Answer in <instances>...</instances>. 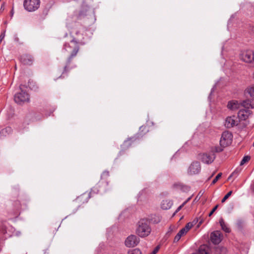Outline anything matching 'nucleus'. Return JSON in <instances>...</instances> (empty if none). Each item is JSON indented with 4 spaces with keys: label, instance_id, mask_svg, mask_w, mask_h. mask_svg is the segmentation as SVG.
Instances as JSON below:
<instances>
[{
    "label": "nucleus",
    "instance_id": "nucleus-1",
    "mask_svg": "<svg viewBox=\"0 0 254 254\" xmlns=\"http://www.w3.org/2000/svg\"><path fill=\"white\" fill-rule=\"evenodd\" d=\"M85 28L79 23H75L74 27L70 31L72 34H75V37L71 41L76 44L84 45L86 43L84 37Z\"/></svg>",
    "mask_w": 254,
    "mask_h": 254
},
{
    "label": "nucleus",
    "instance_id": "nucleus-2",
    "mask_svg": "<svg viewBox=\"0 0 254 254\" xmlns=\"http://www.w3.org/2000/svg\"><path fill=\"white\" fill-rule=\"evenodd\" d=\"M151 231L150 222L147 219H142L138 221L136 233L139 237H146L150 234Z\"/></svg>",
    "mask_w": 254,
    "mask_h": 254
},
{
    "label": "nucleus",
    "instance_id": "nucleus-3",
    "mask_svg": "<svg viewBox=\"0 0 254 254\" xmlns=\"http://www.w3.org/2000/svg\"><path fill=\"white\" fill-rule=\"evenodd\" d=\"M20 91L15 94L14 97V101L18 104H22L29 101V95L22 88V85L19 86Z\"/></svg>",
    "mask_w": 254,
    "mask_h": 254
},
{
    "label": "nucleus",
    "instance_id": "nucleus-4",
    "mask_svg": "<svg viewBox=\"0 0 254 254\" xmlns=\"http://www.w3.org/2000/svg\"><path fill=\"white\" fill-rule=\"evenodd\" d=\"M40 0H25L23 3L24 8L29 12L34 11L40 6Z\"/></svg>",
    "mask_w": 254,
    "mask_h": 254
},
{
    "label": "nucleus",
    "instance_id": "nucleus-5",
    "mask_svg": "<svg viewBox=\"0 0 254 254\" xmlns=\"http://www.w3.org/2000/svg\"><path fill=\"white\" fill-rule=\"evenodd\" d=\"M232 139L233 135L230 132L228 131H224L220 140V144L221 146L225 147L231 144Z\"/></svg>",
    "mask_w": 254,
    "mask_h": 254
},
{
    "label": "nucleus",
    "instance_id": "nucleus-6",
    "mask_svg": "<svg viewBox=\"0 0 254 254\" xmlns=\"http://www.w3.org/2000/svg\"><path fill=\"white\" fill-rule=\"evenodd\" d=\"M240 58L245 63H253L254 62V51H245L240 54Z\"/></svg>",
    "mask_w": 254,
    "mask_h": 254
},
{
    "label": "nucleus",
    "instance_id": "nucleus-7",
    "mask_svg": "<svg viewBox=\"0 0 254 254\" xmlns=\"http://www.w3.org/2000/svg\"><path fill=\"white\" fill-rule=\"evenodd\" d=\"M139 242V239L135 235H131L127 238L125 241V245L128 248L134 247L136 246Z\"/></svg>",
    "mask_w": 254,
    "mask_h": 254
},
{
    "label": "nucleus",
    "instance_id": "nucleus-8",
    "mask_svg": "<svg viewBox=\"0 0 254 254\" xmlns=\"http://www.w3.org/2000/svg\"><path fill=\"white\" fill-rule=\"evenodd\" d=\"M215 158V155L213 152L203 153L201 155V160L205 164H209L212 163Z\"/></svg>",
    "mask_w": 254,
    "mask_h": 254
},
{
    "label": "nucleus",
    "instance_id": "nucleus-9",
    "mask_svg": "<svg viewBox=\"0 0 254 254\" xmlns=\"http://www.w3.org/2000/svg\"><path fill=\"white\" fill-rule=\"evenodd\" d=\"M201 170L200 164L198 162H192L188 170V173L189 175H195L198 174Z\"/></svg>",
    "mask_w": 254,
    "mask_h": 254
},
{
    "label": "nucleus",
    "instance_id": "nucleus-10",
    "mask_svg": "<svg viewBox=\"0 0 254 254\" xmlns=\"http://www.w3.org/2000/svg\"><path fill=\"white\" fill-rule=\"evenodd\" d=\"M222 235L220 231H215L210 234V240L214 244H218L222 241Z\"/></svg>",
    "mask_w": 254,
    "mask_h": 254
},
{
    "label": "nucleus",
    "instance_id": "nucleus-11",
    "mask_svg": "<svg viewBox=\"0 0 254 254\" xmlns=\"http://www.w3.org/2000/svg\"><path fill=\"white\" fill-rule=\"evenodd\" d=\"M252 112L248 108L240 109L238 113V117L240 120L245 121L248 118Z\"/></svg>",
    "mask_w": 254,
    "mask_h": 254
},
{
    "label": "nucleus",
    "instance_id": "nucleus-12",
    "mask_svg": "<svg viewBox=\"0 0 254 254\" xmlns=\"http://www.w3.org/2000/svg\"><path fill=\"white\" fill-rule=\"evenodd\" d=\"M238 125L237 122L235 120V117H228L225 120V126L227 128H231Z\"/></svg>",
    "mask_w": 254,
    "mask_h": 254
},
{
    "label": "nucleus",
    "instance_id": "nucleus-13",
    "mask_svg": "<svg viewBox=\"0 0 254 254\" xmlns=\"http://www.w3.org/2000/svg\"><path fill=\"white\" fill-rule=\"evenodd\" d=\"M242 105V102L239 103L238 101L232 100L229 101L227 104V107L228 109L231 110H236L239 109Z\"/></svg>",
    "mask_w": 254,
    "mask_h": 254
},
{
    "label": "nucleus",
    "instance_id": "nucleus-14",
    "mask_svg": "<svg viewBox=\"0 0 254 254\" xmlns=\"http://www.w3.org/2000/svg\"><path fill=\"white\" fill-rule=\"evenodd\" d=\"M78 50H79V47L78 46H75L74 48L70 57H69V58L67 60L66 64L65 65V66L64 67V71H67V67H68V65L70 64L71 59H72L73 57H75L76 55Z\"/></svg>",
    "mask_w": 254,
    "mask_h": 254
},
{
    "label": "nucleus",
    "instance_id": "nucleus-15",
    "mask_svg": "<svg viewBox=\"0 0 254 254\" xmlns=\"http://www.w3.org/2000/svg\"><path fill=\"white\" fill-rule=\"evenodd\" d=\"M20 59L23 64L27 65H31L33 61V58L31 56L27 55L21 56Z\"/></svg>",
    "mask_w": 254,
    "mask_h": 254
},
{
    "label": "nucleus",
    "instance_id": "nucleus-16",
    "mask_svg": "<svg viewBox=\"0 0 254 254\" xmlns=\"http://www.w3.org/2000/svg\"><path fill=\"white\" fill-rule=\"evenodd\" d=\"M173 205V202L169 199L163 200L161 202V208L164 210L170 209Z\"/></svg>",
    "mask_w": 254,
    "mask_h": 254
},
{
    "label": "nucleus",
    "instance_id": "nucleus-17",
    "mask_svg": "<svg viewBox=\"0 0 254 254\" xmlns=\"http://www.w3.org/2000/svg\"><path fill=\"white\" fill-rule=\"evenodd\" d=\"M243 107L245 108H254V99L252 100H246L242 102Z\"/></svg>",
    "mask_w": 254,
    "mask_h": 254
},
{
    "label": "nucleus",
    "instance_id": "nucleus-18",
    "mask_svg": "<svg viewBox=\"0 0 254 254\" xmlns=\"http://www.w3.org/2000/svg\"><path fill=\"white\" fill-rule=\"evenodd\" d=\"M10 235L8 234L7 235V231L6 227L2 226L0 229V240H3L6 239L7 237H10Z\"/></svg>",
    "mask_w": 254,
    "mask_h": 254
},
{
    "label": "nucleus",
    "instance_id": "nucleus-19",
    "mask_svg": "<svg viewBox=\"0 0 254 254\" xmlns=\"http://www.w3.org/2000/svg\"><path fill=\"white\" fill-rule=\"evenodd\" d=\"M219 223L222 229L226 233H229L230 232V228L227 226V225L225 223L223 218H221L219 220Z\"/></svg>",
    "mask_w": 254,
    "mask_h": 254
},
{
    "label": "nucleus",
    "instance_id": "nucleus-20",
    "mask_svg": "<svg viewBox=\"0 0 254 254\" xmlns=\"http://www.w3.org/2000/svg\"><path fill=\"white\" fill-rule=\"evenodd\" d=\"M11 132L12 128L9 127H7L0 131V135L1 136H6L9 134Z\"/></svg>",
    "mask_w": 254,
    "mask_h": 254
},
{
    "label": "nucleus",
    "instance_id": "nucleus-21",
    "mask_svg": "<svg viewBox=\"0 0 254 254\" xmlns=\"http://www.w3.org/2000/svg\"><path fill=\"white\" fill-rule=\"evenodd\" d=\"M226 249L223 247L218 246L215 249V254H226Z\"/></svg>",
    "mask_w": 254,
    "mask_h": 254
},
{
    "label": "nucleus",
    "instance_id": "nucleus-22",
    "mask_svg": "<svg viewBox=\"0 0 254 254\" xmlns=\"http://www.w3.org/2000/svg\"><path fill=\"white\" fill-rule=\"evenodd\" d=\"M246 92L248 93L251 97H254V85L248 87L246 89Z\"/></svg>",
    "mask_w": 254,
    "mask_h": 254
},
{
    "label": "nucleus",
    "instance_id": "nucleus-23",
    "mask_svg": "<svg viewBox=\"0 0 254 254\" xmlns=\"http://www.w3.org/2000/svg\"><path fill=\"white\" fill-rule=\"evenodd\" d=\"M240 172V170L239 169H236L229 177L228 179H230L231 177H234V178H236Z\"/></svg>",
    "mask_w": 254,
    "mask_h": 254
},
{
    "label": "nucleus",
    "instance_id": "nucleus-24",
    "mask_svg": "<svg viewBox=\"0 0 254 254\" xmlns=\"http://www.w3.org/2000/svg\"><path fill=\"white\" fill-rule=\"evenodd\" d=\"M250 160V157L249 156H244L240 162V165H244L245 163L248 162Z\"/></svg>",
    "mask_w": 254,
    "mask_h": 254
},
{
    "label": "nucleus",
    "instance_id": "nucleus-25",
    "mask_svg": "<svg viewBox=\"0 0 254 254\" xmlns=\"http://www.w3.org/2000/svg\"><path fill=\"white\" fill-rule=\"evenodd\" d=\"M244 225V222L242 220H238L236 222V226L239 229H242Z\"/></svg>",
    "mask_w": 254,
    "mask_h": 254
},
{
    "label": "nucleus",
    "instance_id": "nucleus-26",
    "mask_svg": "<svg viewBox=\"0 0 254 254\" xmlns=\"http://www.w3.org/2000/svg\"><path fill=\"white\" fill-rule=\"evenodd\" d=\"M232 191H229L221 200L222 203H224L226 200V199H227L229 198V197L232 194Z\"/></svg>",
    "mask_w": 254,
    "mask_h": 254
},
{
    "label": "nucleus",
    "instance_id": "nucleus-27",
    "mask_svg": "<svg viewBox=\"0 0 254 254\" xmlns=\"http://www.w3.org/2000/svg\"><path fill=\"white\" fill-rule=\"evenodd\" d=\"M128 254H141V252L139 249H135L131 252H129Z\"/></svg>",
    "mask_w": 254,
    "mask_h": 254
},
{
    "label": "nucleus",
    "instance_id": "nucleus-28",
    "mask_svg": "<svg viewBox=\"0 0 254 254\" xmlns=\"http://www.w3.org/2000/svg\"><path fill=\"white\" fill-rule=\"evenodd\" d=\"M222 176V173H219L216 177L214 179V180H213L212 182V184H215L217 181L218 180V179L221 177Z\"/></svg>",
    "mask_w": 254,
    "mask_h": 254
},
{
    "label": "nucleus",
    "instance_id": "nucleus-29",
    "mask_svg": "<svg viewBox=\"0 0 254 254\" xmlns=\"http://www.w3.org/2000/svg\"><path fill=\"white\" fill-rule=\"evenodd\" d=\"M193 226V224H191L190 222L188 223L186 226L184 228L187 232L189 231V230Z\"/></svg>",
    "mask_w": 254,
    "mask_h": 254
},
{
    "label": "nucleus",
    "instance_id": "nucleus-30",
    "mask_svg": "<svg viewBox=\"0 0 254 254\" xmlns=\"http://www.w3.org/2000/svg\"><path fill=\"white\" fill-rule=\"evenodd\" d=\"M182 235L180 234V233H178L175 237L174 238V242L177 243L178 242L180 239H181Z\"/></svg>",
    "mask_w": 254,
    "mask_h": 254
},
{
    "label": "nucleus",
    "instance_id": "nucleus-31",
    "mask_svg": "<svg viewBox=\"0 0 254 254\" xmlns=\"http://www.w3.org/2000/svg\"><path fill=\"white\" fill-rule=\"evenodd\" d=\"M224 148V147H223V146H221V145H220V146L216 147L215 149V151L216 152H220L223 150Z\"/></svg>",
    "mask_w": 254,
    "mask_h": 254
},
{
    "label": "nucleus",
    "instance_id": "nucleus-32",
    "mask_svg": "<svg viewBox=\"0 0 254 254\" xmlns=\"http://www.w3.org/2000/svg\"><path fill=\"white\" fill-rule=\"evenodd\" d=\"M109 176V172L108 171H104L101 175V178H103L105 177H108Z\"/></svg>",
    "mask_w": 254,
    "mask_h": 254
},
{
    "label": "nucleus",
    "instance_id": "nucleus-33",
    "mask_svg": "<svg viewBox=\"0 0 254 254\" xmlns=\"http://www.w3.org/2000/svg\"><path fill=\"white\" fill-rule=\"evenodd\" d=\"M178 233L183 236L187 233V231L183 228Z\"/></svg>",
    "mask_w": 254,
    "mask_h": 254
},
{
    "label": "nucleus",
    "instance_id": "nucleus-34",
    "mask_svg": "<svg viewBox=\"0 0 254 254\" xmlns=\"http://www.w3.org/2000/svg\"><path fill=\"white\" fill-rule=\"evenodd\" d=\"M218 205H216L213 209L212 210L210 211V212L209 213V216H211L213 213L215 212V211L217 209V207H218Z\"/></svg>",
    "mask_w": 254,
    "mask_h": 254
},
{
    "label": "nucleus",
    "instance_id": "nucleus-35",
    "mask_svg": "<svg viewBox=\"0 0 254 254\" xmlns=\"http://www.w3.org/2000/svg\"><path fill=\"white\" fill-rule=\"evenodd\" d=\"M187 203V201H185L181 205H180L179 207H178V208L177 209V210H176L175 211V213H177L178 212H179L181 209V208H182V207Z\"/></svg>",
    "mask_w": 254,
    "mask_h": 254
},
{
    "label": "nucleus",
    "instance_id": "nucleus-36",
    "mask_svg": "<svg viewBox=\"0 0 254 254\" xmlns=\"http://www.w3.org/2000/svg\"><path fill=\"white\" fill-rule=\"evenodd\" d=\"M159 249V246L156 247L154 249V250L152 251V252L151 253V254H156L158 252Z\"/></svg>",
    "mask_w": 254,
    "mask_h": 254
},
{
    "label": "nucleus",
    "instance_id": "nucleus-37",
    "mask_svg": "<svg viewBox=\"0 0 254 254\" xmlns=\"http://www.w3.org/2000/svg\"><path fill=\"white\" fill-rule=\"evenodd\" d=\"M199 221V219L196 218L195 219H194L193 221L192 222V223H191V224H193V226L195 225Z\"/></svg>",
    "mask_w": 254,
    "mask_h": 254
},
{
    "label": "nucleus",
    "instance_id": "nucleus-38",
    "mask_svg": "<svg viewBox=\"0 0 254 254\" xmlns=\"http://www.w3.org/2000/svg\"><path fill=\"white\" fill-rule=\"evenodd\" d=\"M199 221L198 222V223L197 224V227H199V226L201 225V224L203 223V219H200V218L199 219Z\"/></svg>",
    "mask_w": 254,
    "mask_h": 254
},
{
    "label": "nucleus",
    "instance_id": "nucleus-39",
    "mask_svg": "<svg viewBox=\"0 0 254 254\" xmlns=\"http://www.w3.org/2000/svg\"><path fill=\"white\" fill-rule=\"evenodd\" d=\"M69 47V44H67V43H65L64 45V49L65 50V51H68V50L67 49V48Z\"/></svg>",
    "mask_w": 254,
    "mask_h": 254
},
{
    "label": "nucleus",
    "instance_id": "nucleus-40",
    "mask_svg": "<svg viewBox=\"0 0 254 254\" xmlns=\"http://www.w3.org/2000/svg\"><path fill=\"white\" fill-rule=\"evenodd\" d=\"M15 204L16 205V209H19L20 208V204H19V201H17L15 202Z\"/></svg>",
    "mask_w": 254,
    "mask_h": 254
},
{
    "label": "nucleus",
    "instance_id": "nucleus-41",
    "mask_svg": "<svg viewBox=\"0 0 254 254\" xmlns=\"http://www.w3.org/2000/svg\"><path fill=\"white\" fill-rule=\"evenodd\" d=\"M5 36V32H4L3 33H1L0 36V41H1L2 40V39L4 38Z\"/></svg>",
    "mask_w": 254,
    "mask_h": 254
},
{
    "label": "nucleus",
    "instance_id": "nucleus-42",
    "mask_svg": "<svg viewBox=\"0 0 254 254\" xmlns=\"http://www.w3.org/2000/svg\"><path fill=\"white\" fill-rule=\"evenodd\" d=\"M4 4H5V3H4V2H3V3L1 4V7H0V10H1V11L4 10Z\"/></svg>",
    "mask_w": 254,
    "mask_h": 254
},
{
    "label": "nucleus",
    "instance_id": "nucleus-43",
    "mask_svg": "<svg viewBox=\"0 0 254 254\" xmlns=\"http://www.w3.org/2000/svg\"><path fill=\"white\" fill-rule=\"evenodd\" d=\"M160 220L159 217H157V220H154V222L155 223H158V222H160Z\"/></svg>",
    "mask_w": 254,
    "mask_h": 254
},
{
    "label": "nucleus",
    "instance_id": "nucleus-44",
    "mask_svg": "<svg viewBox=\"0 0 254 254\" xmlns=\"http://www.w3.org/2000/svg\"><path fill=\"white\" fill-rule=\"evenodd\" d=\"M215 86H214L213 87V88L211 89V93L210 94V96L212 94V92L214 91V89H215Z\"/></svg>",
    "mask_w": 254,
    "mask_h": 254
},
{
    "label": "nucleus",
    "instance_id": "nucleus-45",
    "mask_svg": "<svg viewBox=\"0 0 254 254\" xmlns=\"http://www.w3.org/2000/svg\"><path fill=\"white\" fill-rule=\"evenodd\" d=\"M10 14H11V16L12 17L14 14V11H13V9L11 10Z\"/></svg>",
    "mask_w": 254,
    "mask_h": 254
},
{
    "label": "nucleus",
    "instance_id": "nucleus-46",
    "mask_svg": "<svg viewBox=\"0 0 254 254\" xmlns=\"http://www.w3.org/2000/svg\"><path fill=\"white\" fill-rule=\"evenodd\" d=\"M84 14L83 13V11H81L80 13H79V16H82V15H83Z\"/></svg>",
    "mask_w": 254,
    "mask_h": 254
},
{
    "label": "nucleus",
    "instance_id": "nucleus-47",
    "mask_svg": "<svg viewBox=\"0 0 254 254\" xmlns=\"http://www.w3.org/2000/svg\"><path fill=\"white\" fill-rule=\"evenodd\" d=\"M191 197H189L185 201H187V203L190 199Z\"/></svg>",
    "mask_w": 254,
    "mask_h": 254
},
{
    "label": "nucleus",
    "instance_id": "nucleus-48",
    "mask_svg": "<svg viewBox=\"0 0 254 254\" xmlns=\"http://www.w3.org/2000/svg\"><path fill=\"white\" fill-rule=\"evenodd\" d=\"M15 40H16V41H18V38L17 37H15Z\"/></svg>",
    "mask_w": 254,
    "mask_h": 254
},
{
    "label": "nucleus",
    "instance_id": "nucleus-49",
    "mask_svg": "<svg viewBox=\"0 0 254 254\" xmlns=\"http://www.w3.org/2000/svg\"><path fill=\"white\" fill-rule=\"evenodd\" d=\"M127 142V141H125L124 143H126Z\"/></svg>",
    "mask_w": 254,
    "mask_h": 254
},
{
    "label": "nucleus",
    "instance_id": "nucleus-50",
    "mask_svg": "<svg viewBox=\"0 0 254 254\" xmlns=\"http://www.w3.org/2000/svg\"><path fill=\"white\" fill-rule=\"evenodd\" d=\"M253 146H254V143H253Z\"/></svg>",
    "mask_w": 254,
    "mask_h": 254
}]
</instances>
